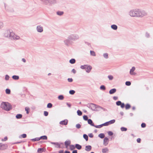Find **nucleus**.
<instances>
[{"instance_id": "ea45409f", "label": "nucleus", "mask_w": 153, "mask_h": 153, "mask_svg": "<svg viewBox=\"0 0 153 153\" xmlns=\"http://www.w3.org/2000/svg\"><path fill=\"white\" fill-rule=\"evenodd\" d=\"M75 93V91L74 90H71L69 91V94L71 95H73Z\"/></svg>"}, {"instance_id": "338daca9", "label": "nucleus", "mask_w": 153, "mask_h": 153, "mask_svg": "<svg viewBox=\"0 0 153 153\" xmlns=\"http://www.w3.org/2000/svg\"><path fill=\"white\" fill-rule=\"evenodd\" d=\"M121 108H123L125 106V104L124 103H122L120 105Z\"/></svg>"}, {"instance_id": "69168bd1", "label": "nucleus", "mask_w": 153, "mask_h": 153, "mask_svg": "<svg viewBox=\"0 0 153 153\" xmlns=\"http://www.w3.org/2000/svg\"><path fill=\"white\" fill-rule=\"evenodd\" d=\"M137 143H140L141 142V139L140 138H138L137 139Z\"/></svg>"}, {"instance_id": "f257e3e1", "label": "nucleus", "mask_w": 153, "mask_h": 153, "mask_svg": "<svg viewBox=\"0 0 153 153\" xmlns=\"http://www.w3.org/2000/svg\"><path fill=\"white\" fill-rule=\"evenodd\" d=\"M129 15L133 17L142 18L147 15V13L145 10L140 9H132L129 12Z\"/></svg>"}, {"instance_id": "09e8293b", "label": "nucleus", "mask_w": 153, "mask_h": 153, "mask_svg": "<svg viewBox=\"0 0 153 153\" xmlns=\"http://www.w3.org/2000/svg\"><path fill=\"white\" fill-rule=\"evenodd\" d=\"M125 84L127 86H130L131 85V82L130 81H126V82Z\"/></svg>"}, {"instance_id": "3c124183", "label": "nucleus", "mask_w": 153, "mask_h": 153, "mask_svg": "<svg viewBox=\"0 0 153 153\" xmlns=\"http://www.w3.org/2000/svg\"><path fill=\"white\" fill-rule=\"evenodd\" d=\"M3 23L2 22H0V29H1L3 27Z\"/></svg>"}, {"instance_id": "a878e982", "label": "nucleus", "mask_w": 153, "mask_h": 153, "mask_svg": "<svg viewBox=\"0 0 153 153\" xmlns=\"http://www.w3.org/2000/svg\"><path fill=\"white\" fill-rule=\"evenodd\" d=\"M98 137L101 139H103L105 137V134L103 133H100L99 134Z\"/></svg>"}, {"instance_id": "49530a36", "label": "nucleus", "mask_w": 153, "mask_h": 153, "mask_svg": "<svg viewBox=\"0 0 153 153\" xmlns=\"http://www.w3.org/2000/svg\"><path fill=\"white\" fill-rule=\"evenodd\" d=\"M116 104L117 105L120 106V105L122 104V102H121V101H118L116 102Z\"/></svg>"}, {"instance_id": "864d4df0", "label": "nucleus", "mask_w": 153, "mask_h": 153, "mask_svg": "<svg viewBox=\"0 0 153 153\" xmlns=\"http://www.w3.org/2000/svg\"><path fill=\"white\" fill-rule=\"evenodd\" d=\"M9 76L8 75H6L5 76V79L6 80H8L9 79Z\"/></svg>"}, {"instance_id": "0e129e2a", "label": "nucleus", "mask_w": 153, "mask_h": 153, "mask_svg": "<svg viewBox=\"0 0 153 153\" xmlns=\"http://www.w3.org/2000/svg\"><path fill=\"white\" fill-rule=\"evenodd\" d=\"M7 139V137H4V139H2V141H6Z\"/></svg>"}, {"instance_id": "aec40b11", "label": "nucleus", "mask_w": 153, "mask_h": 153, "mask_svg": "<svg viewBox=\"0 0 153 153\" xmlns=\"http://www.w3.org/2000/svg\"><path fill=\"white\" fill-rule=\"evenodd\" d=\"M64 14V12L62 11H58L56 12V14L58 15L61 16Z\"/></svg>"}, {"instance_id": "0eeeda50", "label": "nucleus", "mask_w": 153, "mask_h": 153, "mask_svg": "<svg viewBox=\"0 0 153 153\" xmlns=\"http://www.w3.org/2000/svg\"><path fill=\"white\" fill-rule=\"evenodd\" d=\"M36 30L37 32L42 33L43 31V27L41 25H39L36 26Z\"/></svg>"}, {"instance_id": "cd10ccee", "label": "nucleus", "mask_w": 153, "mask_h": 153, "mask_svg": "<svg viewBox=\"0 0 153 153\" xmlns=\"http://www.w3.org/2000/svg\"><path fill=\"white\" fill-rule=\"evenodd\" d=\"M58 98L60 100H62L64 99V97L63 95H61L58 96Z\"/></svg>"}, {"instance_id": "8fccbe9b", "label": "nucleus", "mask_w": 153, "mask_h": 153, "mask_svg": "<svg viewBox=\"0 0 153 153\" xmlns=\"http://www.w3.org/2000/svg\"><path fill=\"white\" fill-rule=\"evenodd\" d=\"M81 125L79 123L77 124L76 125V127L78 129L80 128H81Z\"/></svg>"}, {"instance_id": "9b49d317", "label": "nucleus", "mask_w": 153, "mask_h": 153, "mask_svg": "<svg viewBox=\"0 0 153 153\" xmlns=\"http://www.w3.org/2000/svg\"><path fill=\"white\" fill-rule=\"evenodd\" d=\"M68 123V120L67 119L65 120H63L61 121L59 124L62 125H66Z\"/></svg>"}, {"instance_id": "dca6fc26", "label": "nucleus", "mask_w": 153, "mask_h": 153, "mask_svg": "<svg viewBox=\"0 0 153 153\" xmlns=\"http://www.w3.org/2000/svg\"><path fill=\"white\" fill-rule=\"evenodd\" d=\"M116 91V89L115 88H113L110 90L109 91V93L111 94H113L115 93Z\"/></svg>"}, {"instance_id": "2f4dec72", "label": "nucleus", "mask_w": 153, "mask_h": 153, "mask_svg": "<svg viewBox=\"0 0 153 153\" xmlns=\"http://www.w3.org/2000/svg\"><path fill=\"white\" fill-rule=\"evenodd\" d=\"M131 107V106L129 104L127 103L126 105L125 108L127 110L129 109Z\"/></svg>"}, {"instance_id": "bb28decb", "label": "nucleus", "mask_w": 153, "mask_h": 153, "mask_svg": "<svg viewBox=\"0 0 153 153\" xmlns=\"http://www.w3.org/2000/svg\"><path fill=\"white\" fill-rule=\"evenodd\" d=\"M108 149L107 148H105L104 149H102V153H106V152L108 151Z\"/></svg>"}, {"instance_id": "a18cd8bd", "label": "nucleus", "mask_w": 153, "mask_h": 153, "mask_svg": "<svg viewBox=\"0 0 153 153\" xmlns=\"http://www.w3.org/2000/svg\"><path fill=\"white\" fill-rule=\"evenodd\" d=\"M145 36L147 38H149L150 37V34L147 32H146L145 34Z\"/></svg>"}, {"instance_id": "f03ea898", "label": "nucleus", "mask_w": 153, "mask_h": 153, "mask_svg": "<svg viewBox=\"0 0 153 153\" xmlns=\"http://www.w3.org/2000/svg\"><path fill=\"white\" fill-rule=\"evenodd\" d=\"M4 36L6 37H9L11 39L18 40L19 39V36L16 35L11 29H7L5 31Z\"/></svg>"}, {"instance_id": "423d86ee", "label": "nucleus", "mask_w": 153, "mask_h": 153, "mask_svg": "<svg viewBox=\"0 0 153 153\" xmlns=\"http://www.w3.org/2000/svg\"><path fill=\"white\" fill-rule=\"evenodd\" d=\"M99 105H96L93 103L88 104L87 105V106L89 108L93 111H96V109L97 106Z\"/></svg>"}, {"instance_id": "37998d69", "label": "nucleus", "mask_w": 153, "mask_h": 153, "mask_svg": "<svg viewBox=\"0 0 153 153\" xmlns=\"http://www.w3.org/2000/svg\"><path fill=\"white\" fill-rule=\"evenodd\" d=\"M83 119L85 121H88V116L87 115H85L83 116Z\"/></svg>"}, {"instance_id": "f3484780", "label": "nucleus", "mask_w": 153, "mask_h": 153, "mask_svg": "<svg viewBox=\"0 0 153 153\" xmlns=\"http://www.w3.org/2000/svg\"><path fill=\"white\" fill-rule=\"evenodd\" d=\"M111 28L113 30H116L117 29V26L116 25H112L111 26Z\"/></svg>"}, {"instance_id": "4d7b16f0", "label": "nucleus", "mask_w": 153, "mask_h": 153, "mask_svg": "<svg viewBox=\"0 0 153 153\" xmlns=\"http://www.w3.org/2000/svg\"><path fill=\"white\" fill-rule=\"evenodd\" d=\"M94 127H95V128H100L101 127H102L101 124L99 125H97V126L95 125Z\"/></svg>"}, {"instance_id": "4468645a", "label": "nucleus", "mask_w": 153, "mask_h": 153, "mask_svg": "<svg viewBox=\"0 0 153 153\" xmlns=\"http://www.w3.org/2000/svg\"><path fill=\"white\" fill-rule=\"evenodd\" d=\"M88 124L90 125L91 126L94 127L95 125L93 123L92 120L91 119H88Z\"/></svg>"}, {"instance_id": "20e7f679", "label": "nucleus", "mask_w": 153, "mask_h": 153, "mask_svg": "<svg viewBox=\"0 0 153 153\" xmlns=\"http://www.w3.org/2000/svg\"><path fill=\"white\" fill-rule=\"evenodd\" d=\"M43 3L46 5H52L56 3V0H40Z\"/></svg>"}, {"instance_id": "c85d7f7f", "label": "nucleus", "mask_w": 153, "mask_h": 153, "mask_svg": "<svg viewBox=\"0 0 153 153\" xmlns=\"http://www.w3.org/2000/svg\"><path fill=\"white\" fill-rule=\"evenodd\" d=\"M115 122V120L114 119L111 120L108 122V123L109 125L114 123Z\"/></svg>"}, {"instance_id": "473e14b6", "label": "nucleus", "mask_w": 153, "mask_h": 153, "mask_svg": "<svg viewBox=\"0 0 153 153\" xmlns=\"http://www.w3.org/2000/svg\"><path fill=\"white\" fill-rule=\"evenodd\" d=\"M103 57L105 59H108V54L107 53H104L103 55Z\"/></svg>"}, {"instance_id": "13d9d810", "label": "nucleus", "mask_w": 153, "mask_h": 153, "mask_svg": "<svg viewBox=\"0 0 153 153\" xmlns=\"http://www.w3.org/2000/svg\"><path fill=\"white\" fill-rule=\"evenodd\" d=\"M44 114L45 116H47L48 115V113L47 111H44Z\"/></svg>"}, {"instance_id": "5701e85b", "label": "nucleus", "mask_w": 153, "mask_h": 153, "mask_svg": "<svg viewBox=\"0 0 153 153\" xmlns=\"http://www.w3.org/2000/svg\"><path fill=\"white\" fill-rule=\"evenodd\" d=\"M12 78L14 80H18L19 79V77L18 76L13 75L12 77Z\"/></svg>"}, {"instance_id": "6e6552de", "label": "nucleus", "mask_w": 153, "mask_h": 153, "mask_svg": "<svg viewBox=\"0 0 153 153\" xmlns=\"http://www.w3.org/2000/svg\"><path fill=\"white\" fill-rule=\"evenodd\" d=\"M71 39H69V36H68L67 39H65L64 41L65 44L67 46H69L71 44Z\"/></svg>"}, {"instance_id": "a211bd4d", "label": "nucleus", "mask_w": 153, "mask_h": 153, "mask_svg": "<svg viewBox=\"0 0 153 153\" xmlns=\"http://www.w3.org/2000/svg\"><path fill=\"white\" fill-rule=\"evenodd\" d=\"M75 147L78 150H80L82 149V146L79 144H76L75 145Z\"/></svg>"}, {"instance_id": "58836bf2", "label": "nucleus", "mask_w": 153, "mask_h": 153, "mask_svg": "<svg viewBox=\"0 0 153 153\" xmlns=\"http://www.w3.org/2000/svg\"><path fill=\"white\" fill-rule=\"evenodd\" d=\"M76 147L74 145H71L70 146V149L71 150L74 149Z\"/></svg>"}, {"instance_id": "680f3d73", "label": "nucleus", "mask_w": 153, "mask_h": 153, "mask_svg": "<svg viewBox=\"0 0 153 153\" xmlns=\"http://www.w3.org/2000/svg\"><path fill=\"white\" fill-rule=\"evenodd\" d=\"M66 105H67L68 106V107H69V108H71V104L69 103H68V102H67L66 103Z\"/></svg>"}, {"instance_id": "e433bc0d", "label": "nucleus", "mask_w": 153, "mask_h": 153, "mask_svg": "<svg viewBox=\"0 0 153 153\" xmlns=\"http://www.w3.org/2000/svg\"><path fill=\"white\" fill-rule=\"evenodd\" d=\"M77 115L79 116H81L82 114V112L79 110L77 111Z\"/></svg>"}, {"instance_id": "412c9836", "label": "nucleus", "mask_w": 153, "mask_h": 153, "mask_svg": "<svg viewBox=\"0 0 153 153\" xmlns=\"http://www.w3.org/2000/svg\"><path fill=\"white\" fill-rule=\"evenodd\" d=\"M40 140L41 139L46 140L47 139V137L46 135H43L39 137Z\"/></svg>"}, {"instance_id": "b1692460", "label": "nucleus", "mask_w": 153, "mask_h": 153, "mask_svg": "<svg viewBox=\"0 0 153 153\" xmlns=\"http://www.w3.org/2000/svg\"><path fill=\"white\" fill-rule=\"evenodd\" d=\"M31 140L33 141H37L40 140L39 137H36L31 139Z\"/></svg>"}, {"instance_id": "c756f323", "label": "nucleus", "mask_w": 153, "mask_h": 153, "mask_svg": "<svg viewBox=\"0 0 153 153\" xmlns=\"http://www.w3.org/2000/svg\"><path fill=\"white\" fill-rule=\"evenodd\" d=\"M100 89L101 90L104 91L106 89V88L105 85H102L100 86Z\"/></svg>"}, {"instance_id": "1a4fd4ad", "label": "nucleus", "mask_w": 153, "mask_h": 153, "mask_svg": "<svg viewBox=\"0 0 153 153\" xmlns=\"http://www.w3.org/2000/svg\"><path fill=\"white\" fill-rule=\"evenodd\" d=\"M51 144L55 145V147L56 148H60V144H63V143H61L60 144L58 142H52L48 141Z\"/></svg>"}, {"instance_id": "f704fd0d", "label": "nucleus", "mask_w": 153, "mask_h": 153, "mask_svg": "<svg viewBox=\"0 0 153 153\" xmlns=\"http://www.w3.org/2000/svg\"><path fill=\"white\" fill-rule=\"evenodd\" d=\"M44 149L42 148H38L37 150V152L38 153H42L43 152Z\"/></svg>"}, {"instance_id": "7ed1b4c3", "label": "nucleus", "mask_w": 153, "mask_h": 153, "mask_svg": "<svg viewBox=\"0 0 153 153\" xmlns=\"http://www.w3.org/2000/svg\"><path fill=\"white\" fill-rule=\"evenodd\" d=\"M1 107L6 111H9L12 109L11 105L8 102H2L1 104Z\"/></svg>"}, {"instance_id": "ddd939ff", "label": "nucleus", "mask_w": 153, "mask_h": 153, "mask_svg": "<svg viewBox=\"0 0 153 153\" xmlns=\"http://www.w3.org/2000/svg\"><path fill=\"white\" fill-rule=\"evenodd\" d=\"M92 68L91 66L88 65L85 70L88 73H89Z\"/></svg>"}, {"instance_id": "c9c22d12", "label": "nucleus", "mask_w": 153, "mask_h": 153, "mask_svg": "<svg viewBox=\"0 0 153 153\" xmlns=\"http://www.w3.org/2000/svg\"><path fill=\"white\" fill-rule=\"evenodd\" d=\"M22 137L23 138H25L27 137V135L25 134H23L19 136V138H21Z\"/></svg>"}, {"instance_id": "de8ad7c7", "label": "nucleus", "mask_w": 153, "mask_h": 153, "mask_svg": "<svg viewBox=\"0 0 153 153\" xmlns=\"http://www.w3.org/2000/svg\"><path fill=\"white\" fill-rule=\"evenodd\" d=\"M29 108L28 107H26L25 108V110L26 111V113L27 114H28L29 113Z\"/></svg>"}, {"instance_id": "603ef678", "label": "nucleus", "mask_w": 153, "mask_h": 153, "mask_svg": "<svg viewBox=\"0 0 153 153\" xmlns=\"http://www.w3.org/2000/svg\"><path fill=\"white\" fill-rule=\"evenodd\" d=\"M108 77L110 80H112L113 79V77L112 75H109Z\"/></svg>"}, {"instance_id": "9d476101", "label": "nucleus", "mask_w": 153, "mask_h": 153, "mask_svg": "<svg viewBox=\"0 0 153 153\" xmlns=\"http://www.w3.org/2000/svg\"><path fill=\"white\" fill-rule=\"evenodd\" d=\"M108 138L107 137H105L103 140V145L105 146H106L108 144Z\"/></svg>"}, {"instance_id": "a19ab883", "label": "nucleus", "mask_w": 153, "mask_h": 153, "mask_svg": "<svg viewBox=\"0 0 153 153\" xmlns=\"http://www.w3.org/2000/svg\"><path fill=\"white\" fill-rule=\"evenodd\" d=\"M121 130L122 131H126L127 130V128H126L124 127H122L120 128Z\"/></svg>"}, {"instance_id": "6e6d98bb", "label": "nucleus", "mask_w": 153, "mask_h": 153, "mask_svg": "<svg viewBox=\"0 0 153 153\" xmlns=\"http://www.w3.org/2000/svg\"><path fill=\"white\" fill-rule=\"evenodd\" d=\"M141 126L142 128H144L146 127V124L144 123H143L141 124Z\"/></svg>"}, {"instance_id": "393cba45", "label": "nucleus", "mask_w": 153, "mask_h": 153, "mask_svg": "<svg viewBox=\"0 0 153 153\" xmlns=\"http://www.w3.org/2000/svg\"><path fill=\"white\" fill-rule=\"evenodd\" d=\"M22 117V114H17L16 116V118L17 119H19L21 118Z\"/></svg>"}, {"instance_id": "4be33fe9", "label": "nucleus", "mask_w": 153, "mask_h": 153, "mask_svg": "<svg viewBox=\"0 0 153 153\" xmlns=\"http://www.w3.org/2000/svg\"><path fill=\"white\" fill-rule=\"evenodd\" d=\"M76 60L74 59H72L69 60V62L71 64H74Z\"/></svg>"}, {"instance_id": "72a5a7b5", "label": "nucleus", "mask_w": 153, "mask_h": 153, "mask_svg": "<svg viewBox=\"0 0 153 153\" xmlns=\"http://www.w3.org/2000/svg\"><path fill=\"white\" fill-rule=\"evenodd\" d=\"M91 55L93 56H96L95 52L92 51H90Z\"/></svg>"}, {"instance_id": "79ce46f5", "label": "nucleus", "mask_w": 153, "mask_h": 153, "mask_svg": "<svg viewBox=\"0 0 153 153\" xmlns=\"http://www.w3.org/2000/svg\"><path fill=\"white\" fill-rule=\"evenodd\" d=\"M52 107V104L51 103H49L47 104V108H51V107Z\"/></svg>"}, {"instance_id": "774afa93", "label": "nucleus", "mask_w": 153, "mask_h": 153, "mask_svg": "<svg viewBox=\"0 0 153 153\" xmlns=\"http://www.w3.org/2000/svg\"><path fill=\"white\" fill-rule=\"evenodd\" d=\"M72 72L74 73V74H75L76 72V71L74 69H73L72 70Z\"/></svg>"}, {"instance_id": "052dcab7", "label": "nucleus", "mask_w": 153, "mask_h": 153, "mask_svg": "<svg viewBox=\"0 0 153 153\" xmlns=\"http://www.w3.org/2000/svg\"><path fill=\"white\" fill-rule=\"evenodd\" d=\"M68 80L69 82H72L73 81V79L72 78H69L68 79Z\"/></svg>"}, {"instance_id": "4c0bfd02", "label": "nucleus", "mask_w": 153, "mask_h": 153, "mask_svg": "<svg viewBox=\"0 0 153 153\" xmlns=\"http://www.w3.org/2000/svg\"><path fill=\"white\" fill-rule=\"evenodd\" d=\"M88 65H81L80 66V68L82 69L86 70V67H87Z\"/></svg>"}, {"instance_id": "6ab92c4d", "label": "nucleus", "mask_w": 153, "mask_h": 153, "mask_svg": "<svg viewBox=\"0 0 153 153\" xmlns=\"http://www.w3.org/2000/svg\"><path fill=\"white\" fill-rule=\"evenodd\" d=\"M71 142L70 140H66L65 142V144L66 147H67L71 144Z\"/></svg>"}, {"instance_id": "bf43d9fd", "label": "nucleus", "mask_w": 153, "mask_h": 153, "mask_svg": "<svg viewBox=\"0 0 153 153\" xmlns=\"http://www.w3.org/2000/svg\"><path fill=\"white\" fill-rule=\"evenodd\" d=\"M97 107H100L101 108V109L103 111H107V109H106L105 108H104L103 107H102L100 106H97Z\"/></svg>"}, {"instance_id": "5fc2aeb1", "label": "nucleus", "mask_w": 153, "mask_h": 153, "mask_svg": "<svg viewBox=\"0 0 153 153\" xmlns=\"http://www.w3.org/2000/svg\"><path fill=\"white\" fill-rule=\"evenodd\" d=\"M108 134L109 136H112L113 134V133L111 131H109L108 132Z\"/></svg>"}, {"instance_id": "39448f33", "label": "nucleus", "mask_w": 153, "mask_h": 153, "mask_svg": "<svg viewBox=\"0 0 153 153\" xmlns=\"http://www.w3.org/2000/svg\"><path fill=\"white\" fill-rule=\"evenodd\" d=\"M68 36L69 39L74 41H75L79 39V35L76 33L71 34Z\"/></svg>"}, {"instance_id": "2eb2a0df", "label": "nucleus", "mask_w": 153, "mask_h": 153, "mask_svg": "<svg viewBox=\"0 0 153 153\" xmlns=\"http://www.w3.org/2000/svg\"><path fill=\"white\" fill-rule=\"evenodd\" d=\"M91 146L90 145L86 146L85 147V150L87 151H89L91 149Z\"/></svg>"}, {"instance_id": "f8f14e48", "label": "nucleus", "mask_w": 153, "mask_h": 153, "mask_svg": "<svg viewBox=\"0 0 153 153\" xmlns=\"http://www.w3.org/2000/svg\"><path fill=\"white\" fill-rule=\"evenodd\" d=\"M135 68L134 67H133L132 68L130 69V74L131 75H135L136 74V73H134V71H135Z\"/></svg>"}, {"instance_id": "e2e57ef3", "label": "nucleus", "mask_w": 153, "mask_h": 153, "mask_svg": "<svg viewBox=\"0 0 153 153\" xmlns=\"http://www.w3.org/2000/svg\"><path fill=\"white\" fill-rule=\"evenodd\" d=\"M88 136L91 138H92L93 137V135L92 133H90L88 134Z\"/></svg>"}, {"instance_id": "c03bdc74", "label": "nucleus", "mask_w": 153, "mask_h": 153, "mask_svg": "<svg viewBox=\"0 0 153 153\" xmlns=\"http://www.w3.org/2000/svg\"><path fill=\"white\" fill-rule=\"evenodd\" d=\"M6 93L7 94H10V89L7 88L6 90Z\"/></svg>"}, {"instance_id": "7c9ffc66", "label": "nucleus", "mask_w": 153, "mask_h": 153, "mask_svg": "<svg viewBox=\"0 0 153 153\" xmlns=\"http://www.w3.org/2000/svg\"><path fill=\"white\" fill-rule=\"evenodd\" d=\"M83 137L86 141H87L88 140V137L87 134H84L83 135Z\"/></svg>"}]
</instances>
